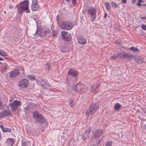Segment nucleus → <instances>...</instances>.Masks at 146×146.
Listing matches in <instances>:
<instances>
[{"label": "nucleus", "mask_w": 146, "mask_h": 146, "mask_svg": "<svg viewBox=\"0 0 146 146\" xmlns=\"http://www.w3.org/2000/svg\"><path fill=\"white\" fill-rule=\"evenodd\" d=\"M141 27L143 29L146 30V25H142Z\"/></svg>", "instance_id": "obj_37"}, {"label": "nucleus", "mask_w": 146, "mask_h": 146, "mask_svg": "<svg viewBox=\"0 0 146 146\" xmlns=\"http://www.w3.org/2000/svg\"><path fill=\"white\" fill-rule=\"evenodd\" d=\"M0 55L5 57L7 56V54L6 52L0 50Z\"/></svg>", "instance_id": "obj_29"}, {"label": "nucleus", "mask_w": 146, "mask_h": 146, "mask_svg": "<svg viewBox=\"0 0 146 146\" xmlns=\"http://www.w3.org/2000/svg\"><path fill=\"white\" fill-rule=\"evenodd\" d=\"M72 4H74V6H75L76 5V0H72Z\"/></svg>", "instance_id": "obj_41"}, {"label": "nucleus", "mask_w": 146, "mask_h": 146, "mask_svg": "<svg viewBox=\"0 0 146 146\" xmlns=\"http://www.w3.org/2000/svg\"><path fill=\"white\" fill-rule=\"evenodd\" d=\"M33 118L38 123H42L44 122L45 119L41 115H40L37 111H35L33 113Z\"/></svg>", "instance_id": "obj_5"}, {"label": "nucleus", "mask_w": 146, "mask_h": 146, "mask_svg": "<svg viewBox=\"0 0 146 146\" xmlns=\"http://www.w3.org/2000/svg\"><path fill=\"white\" fill-rule=\"evenodd\" d=\"M22 70H23V72H24V70L23 68H22Z\"/></svg>", "instance_id": "obj_50"}, {"label": "nucleus", "mask_w": 146, "mask_h": 146, "mask_svg": "<svg viewBox=\"0 0 146 146\" xmlns=\"http://www.w3.org/2000/svg\"><path fill=\"white\" fill-rule=\"evenodd\" d=\"M2 63L1 62H0V64H1Z\"/></svg>", "instance_id": "obj_55"}, {"label": "nucleus", "mask_w": 146, "mask_h": 146, "mask_svg": "<svg viewBox=\"0 0 146 146\" xmlns=\"http://www.w3.org/2000/svg\"><path fill=\"white\" fill-rule=\"evenodd\" d=\"M136 0H132L131 3L132 4H134L136 3Z\"/></svg>", "instance_id": "obj_43"}, {"label": "nucleus", "mask_w": 146, "mask_h": 146, "mask_svg": "<svg viewBox=\"0 0 146 146\" xmlns=\"http://www.w3.org/2000/svg\"><path fill=\"white\" fill-rule=\"evenodd\" d=\"M13 8V5H10L9 7V8L10 9H12Z\"/></svg>", "instance_id": "obj_44"}, {"label": "nucleus", "mask_w": 146, "mask_h": 146, "mask_svg": "<svg viewBox=\"0 0 146 146\" xmlns=\"http://www.w3.org/2000/svg\"><path fill=\"white\" fill-rule=\"evenodd\" d=\"M49 66H48V69H49V68H50V67H49Z\"/></svg>", "instance_id": "obj_54"}, {"label": "nucleus", "mask_w": 146, "mask_h": 146, "mask_svg": "<svg viewBox=\"0 0 146 146\" xmlns=\"http://www.w3.org/2000/svg\"><path fill=\"white\" fill-rule=\"evenodd\" d=\"M30 143V142L28 141L24 142L22 143V146H28Z\"/></svg>", "instance_id": "obj_31"}, {"label": "nucleus", "mask_w": 146, "mask_h": 146, "mask_svg": "<svg viewBox=\"0 0 146 146\" xmlns=\"http://www.w3.org/2000/svg\"><path fill=\"white\" fill-rule=\"evenodd\" d=\"M29 4V1L25 0L17 5L16 7L18 9V13L19 14H21L25 11L26 13H29L30 10L28 8Z\"/></svg>", "instance_id": "obj_1"}, {"label": "nucleus", "mask_w": 146, "mask_h": 146, "mask_svg": "<svg viewBox=\"0 0 146 146\" xmlns=\"http://www.w3.org/2000/svg\"><path fill=\"white\" fill-rule=\"evenodd\" d=\"M4 60L3 58L0 57V61H2Z\"/></svg>", "instance_id": "obj_49"}, {"label": "nucleus", "mask_w": 146, "mask_h": 146, "mask_svg": "<svg viewBox=\"0 0 146 146\" xmlns=\"http://www.w3.org/2000/svg\"><path fill=\"white\" fill-rule=\"evenodd\" d=\"M32 5L31 6V9L33 11H38L39 9L37 0H32Z\"/></svg>", "instance_id": "obj_12"}, {"label": "nucleus", "mask_w": 146, "mask_h": 146, "mask_svg": "<svg viewBox=\"0 0 146 146\" xmlns=\"http://www.w3.org/2000/svg\"><path fill=\"white\" fill-rule=\"evenodd\" d=\"M91 130V128L90 127L85 131V133L84 135V136L82 138L84 140L85 139H86L89 138V135Z\"/></svg>", "instance_id": "obj_17"}, {"label": "nucleus", "mask_w": 146, "mask_h": 146, "mask_svg": "<svg viewBox=\"0 0 146 146\" xmlns=\"http://www.w3.org/2000/svg\"><path fill=\"white\" fill-rule=\"evenodd\" d=\"M98 106L95 103H92L88 109L86 113L88 116L91 115L94 113L98 109Z\"/></svg>", "instance_id": "obj_4"}, {"label": "nucleus", "mask_w": 146, "mask_h": 146, "mask_svg": "<svg viewBox=\"0 0 146 146\" xmlns=\"http://www.w3.org/2000/svg\"><path fill=\"white\" fill-rule=\"evenodd\" d=\"M65 1L68 3H70V2L71 1L70 0H65Z\"/></svg>", "instance_id": "obj_47"}, {"label": "nucleus", "mask_w": 146, "mask_h": 146, "mask_svg": "<svg viewBox=\"0 0 146 146\" xmlns=\"http://www.w3.org/2000/svg\"><path fill=\"white\" fill-rule=\"evenodd\" d=\"M90 86L91 87V90L92 91H94L96 89V88H98V85H96V86L95 87V88L94 87V85H91Z\"/></svg>", "instance_id": "obj_30"}, {"label": "nucleus", "mask_w": 146, "mask_h": 146, "mask_svg": "<svg viewBox=\"0 0 146 146\" xmlns=\"http://www.w3.org/2000/svg\"><path fill=\"white\" fill-rule=\"evenodd\" d=\"M74 26L72 22L70 21H64L61 23L60 26L62 29L69 30L72 29Z\"/></svg>", "instance_id": "obj_2"}, {"label": "nucleus", "mask_w": 146, "mask_h": 146, "mask_svg": "<svg viewBox=\"0 0 146 146\" xmlns=\"http://www.w3.org/2000/svg\"><path fill=\"white\" fill-rule=\"evenodd\" d=\"M29 84V81L26 79H23L19 82L18 86L21 88H26Z\"/></svg>", "instance_id": "obj_7"}, {"label": "nucleus", "mask_w": 146, "mask_h": 146, "mask_svg": "<svg viewBox=\"0 0 146 146\" xmlns=\"http://www.w3.org/2000/svg\"><path fill=\"white\" fill-rule=\"evenodd\" d=\"M103 131L101 129H97L96 131L93 132V134L95 137H99L102 133Z\"/></svg>", "instance_id": "obj_18"}, {"label": "nucleus", "mask_w": 146, "mask_h": 146, "mask_svg": "<svg viewBox=\"0 0 146 146\" xmlns=\"http://www.w3.org/2000/svg\"><path fill=\"white\" fill-rule=\"evenodd\" d=\"M112 143L111 141H108L106 142L105 146H110L111 145Z\"/></svg>", "instance_id": "obj_33"}, {"label": "nucleus", "mask_w": 146, "mask_h": 146, "mask_svg": "<svg viewBox=\"0 0 146 146\" xmlns=\"http://www.w3.org/2000/svg\"><path fill=\"white\" fill-rule=\"evenodd\" d=\"M111 4L112 5V7L115 8H116L117 7V5L115 3L112 2Z\"/></svg>", "instance_id": "obj_34"}, {"label": "nucleus", "mask_w": 146, "mask_h": 146, "mask_svg": "<svg viewBox=\"0 0 146 146\" xmlns=\"http://www.w3.org/2000/svg\"><path fill=\"white\" fill-rule=\"evenodd\" d=\"M0 127L2 129V131L4 132H11V128L5 127L2 125H0Z\"/></svg>", "instance_id": "obj_20"}, {"label": "nucleus", "mask_w": 146, "mask_h": 146, "mask_svg": "<svg viewBox=\"0 0 146 146\" xmlns=\"http://www.w3.org/2000/svg\"><path fill=\"white\" fill-rule=\"evenodd\" d=\"M143 2H144L143 0H139L137 4L139 6H141L142 5V4L141 3H143Z\"/></svg>", "instance_id": "obj_32"}, {"label": "nucleus", "mask_w": 146, "mask_h": 146, "mask_svg": "<svg viewBox=\"0 0 146 146\" xmlns=\"http://www.w3.org/2000/svg\"><path fill=\"white\" fill-rule=\"evenodd\" d=\"M142 5H143L144 6H146V5L145 4H142Z\"/></svg>", "instance_id": "obj_51"}, {"label": "nucleus", "mask_w": 146, "mask_h": 146, "mask_svg": "<svg viewBox=\"0 0 146 146\" xmlns=\"http://www.w3.org/2000/svg\"><path fill=\"white\" fill-rule=\"evenodd\" d=\"M101 141V140L100 139H99V140L97 142L96 145H98L99 144H100V143Z\"/></svg>", "instance_id": "obj_42"}, {"label": "nucleus", "mask_w": 146, "mask_h": 146, "mask_svg": "<svg viewBox=\"0 0 146 146\" xmlns=\"http://www.w3.org/2000/svg\"><path fill=\"white\" fill-rule=\"evenodd\" d=\"M121 3L123 4H125L127 3L126 0H122L121 1Z\"/></svg>", "instance_id": "obj_40"}, {"label": "nucleus", "mask_w": 146, "mask_h": 146, "mask_svg": "<svg viewBox=\"0 0 146 146\" xmlns=\"http://www.w3.org/2000/svg\"><path fill=\"white\" fill-rule=\"evenodd\" d=\"M0 115L1 118H4L5 116H9L10 115L12 116L11 112L9 110H5L2 112L0 113Z\"/></svg>", "instance_id": "obj_14"}, {"label": "nucleus", "mask_w": 146, "mask_h": 146, "mask_svg": "<svg viewBox=\"0 0 146 146\" xmlns=\"http://www.w3.org/2000/svg\"><path fill=\"white\" fill-rule=\"evenodd\" d=\"M6 142L8 145L12 146L14 143L15 141L13 139L8 138L6 140Z\"/></svg>", "instance_id": "obj_21"}, {"label": "nucleus", "mask_w": 146, "mask_h": 146, "mask_svg": "<svg viewBox=\"0 0 146 146\" xmlns=\"http://www.w3.org/2000/svg\"><path fill=\"white\" fill-rule=\"evenodd\" d=\"M61 36L62 38L66 41H69L71 39L70 35L66 31L62 32Z\"/></svg>", "instance_id": "obj_10"}, {"label": "nucleus", "mask_w": 146, "mask_h": 146, "mask_svg": "<svg viewBox=\"0 0 146 146\" xmlns=\"http://www.w3.org/2000/svg\"><path fill=\"white\" fill-rule=\"evenodd\" d=\"M78 41L79 44H84L86 43V40L82 36H79L78 37Z\"/></svg>", "instance_id": "obj_19"}, {"label": "nucleus", "mask_w": 146, "mask_h": 146, "mask_svg": "<svg viewBox=\"0 0 146 146\" xmlns=\"http://www.w3.org/2000/svg\"><path fill=\"white\" fill-rule=\"evenodd\" d=\"M129 50L132 51H138V49L136 47H131L128 48Z\"/></svg>", "instance_id": "obj_27"}, {"label": "nucleus", "mask_w": 146, "mask_h": 146, "mask_svg": "<svg viewBox=\"0 0 146 146\" xmlns=\"http://www.w3.org/2000/svg\"><path fill=\"white\" fill-rule=\"evenodd\" d=\"M39 85H41L42 87L43 88L45 87V88H46V87L41 82H40L38 84Z\"/></svg>", "instance_id": "obj_38"}, {"label": "nucleus", "mask_w": 146, "mask_h": 146, "mask_svg": "<svg viewBox=\"0 0 146 146\" xmlns=\"http://www.w3.org/2000/svg\"><path fill=\"white\" fill-rule=\"evenodd\" d=\"M131 57V55L126 52H121L117 53L114 56L111 57L112 59L114 60L115 58H118L121 60L126 59L129 58Z\"/></svg>", "instance_id": "obj_3"}, {"label": "nucleus", "mask_w": 146, "mask_h": 146, "mask_svg": "<svg viewBox=\"0 0 146 146\" xmlns=\"http://www.w3.org/2000/svg\"><path fill=\"white\" fill-rule=\"evenodd\" d=\"M33 109V108L32 105V104H29L24 108L23 111L27 113L31 112Z\"/></svg>", "instance_id": "obj_16"}, {"label": "nucleus", "mask_w": 146, "mask_h": 146, "mask_svg": "<svg viewBox=\"0 0 146 146\" xmlns=\"http://www.w3.org/2000/svg\"><path fill=\"white\" fill-rule=\"evenodd\" d=\"M121 104L119 103H117L115 106L114 108L115 110H118L121 108Z\"/></svg>", "instance_id": "obj_26"}, {"label": "nucleus", "mask_w": 146, "mask_h": 146, "mask_svg": "<svg viewBox=\"0 0 146 146\" xmlns=\"http://www.w3.org/2000/svg\"><path fill=\"white\" fill-rule=\"evenodd\" d=\"M91 18L92 19L91 20V21L92 22H93L96 18V16H91Z\"/></svg>", "instance_id": "obj_36"}, {"label": "nucleus", "mask_w": 146, "mask_h": 146, "mask_svg": "<svg viewBox=\"0 0 146 146\" xmlns=\"http://www.w3.org/2000/svg\"><path fill=\"white\" fill-rule=\"evenodd\" d=\"M78 72L76 70L73 69H70L68 72V76H70L73 77L75 78L74 79V82H76L78 80V78L77 77L78 76Z\"/></svg>", "instance_id": "obj_8"}, {"label": "nucleus", "mask_w": 146, "mask_h": 146, "mask_svg": "<svg viewBox=\"0 0 146 146\" xmlns=\"http://www.w3.org/2000/svg\"><path fill=\"white\" fill-rule=\"evenodd\" d=\"M51 29L52 32L53 36H55L57 33V31L55 30L54 29V27H51Z\"/></svg>", "instance_id": "obj_24"}, {"label": "nucleus", "mask_w": 146, "mask_h": 146, "mask_svg": "<svg viewBox=\"0 0 146 146\" xmlns=\"http://www.w3.org/2000/svg\"><path fill=\"white\" fill-rule=\"evenodd\" d=\"M9 105L11 107V111L13 112L15 111L18 107L21 105V102L18 100H15L13 102L10 103Z\"/></svg>", "instance_id": "obj_6"}, {"label": "nucleus", "mask_w": 146, "mask_h": 146, "mask_svg": "<svg viewBox=\"0 0 146 146\" xmlns=\"http://www.w3.org/2000/svg\"><path fill=\"white\" fill-rule=\"evenodd\" d=\"M36 82H38V81H37V80H36Z\"/></svg>", "instance_id": "obj_53"}, {"label": "nucleus", "mask_w": 146, "mask_h": 146, "mask_svg": "<svg viewBox=\"0 0 146 146\" xmlns=\"http://www.w3.org/2000/svg\"><path fill=\"white\" fill-rule=\"evenodd\" d=\"M20 73V72L17 69H14L10 72L9 76L11 78H14L17 76Z\"/></svg>", "instance_id": "obj_11"}, {"label": "nucleus", "mask_w": 146, "mask_h": 146, "mask_svg": "<svg viewBox=\"0 0 146 146\" xmlns=\"http://www.w3.org/2000/svg\"><path fill=\"white\" fill-rule=\"evenodd\" d=\"M73 100H70L69 103V104L70 105L71 107H72L73 106V105H72L73 103Z\"/></svg>", "instance_id": "obj_39"}, {"label": "nucleus", "mask_w": 146, "mask_h": 146, "mask_svg": "<svg viewBox=\"0 0 146 146\" xmlns=\"http://www.w3.org/2000/svg\"><path fill=\"white\" fill-rule=\"evenodd\" d=\"M3 68L5 71L9 69V66L6 63H3Z\"/></svg>", "instance_id": "obj_25"}, {"label": "nucleus", "mask_w": 146, "mask_h": 146, "mask_svg": "<svg viewBox=\"0 0 146 146\" xmlns=\"http://www.w3.org/2000/svg\"><path fill=\"white\" fill-rule=\"evenodd\" d=\"M48 33V32L47 31L40 27L37 29L36 32V34L40 36H43Z\"/></svg>", "instance_id": "obj_9"}, {"label": "nucleus", "mask_w": 146, "mask_h": 146, "mask_svg": "<svg viewBox=\"0 0 146 146\" xmlns=\"http://www.w3.org/2000/svg\"><path fill=\"white\" fill-rule=\"evenodd\" d=\"M27 78L31 80H33L35 79L36 76L35 75H29L27 77Z\"/></svg>", "instance_id": "obj_23"}, {"label": "nucleus", "mask_w": 146, "mask_h": 146, "mask_svg": "<svg viewBox=\"0 0 146 146\" xmlns=\"http://www.w3.org/2000/svg\"><path fill=\"white\" fill-rule=\"evenodd\" d=\"M81 84L80 83H78L74 86H72V89L76 92H77L78 88L81 86Z\"/></svg>", "instance_id": "obj_22"}, {"label": "nucleus", "mask_w": 146, "mask_h": 146, "mask_svg": "<svg viewBox=\"0 0 146 146\" xmlns=\"http://www.w3.org/2000/svg\"><path fill=\"white\" fill-rule=\"evenodd\" d=\"M41 81L43 82L47 86H48L49 85V84L47 82L44 80L43 79H42L41 80Z\"/></svg>", "instance_id": "obj_35"}, {"label": "nucleus", "mask_w": 146, "mask_h": 146, "mask_svg": "<svg viewBox=\"0 0 146 146\" xmlns=\"http://www.w3.org/2000/svg\"><path fill=\"white\" fill-rule=\"evenodd\" d=\"M4 13L5 14H6V11H5L4 12Z\"/></svg>", "instance_id": "obj_52"}, {"label": "nucleus", "mask_w": 146, "mask_h": 146, "mask_svg": "<svg viewBox=\"0 0 146 146\" xmlns=\"http://www.w3.org/2000/svg\"><path fill=\"white\" fill-rule=\"evenodd\" d=\"M107 15V14L106 13H105L104 14V17L106 18V17Z\"/></svg>", "instance_id": "obj_48"}, {"label": "nucleus", "mask_w": 146, "mask_h": 146, "mask_svg": "<svg viewBox=\"0 0 146 146\" xmlns=\"http://www.w3.org/2000/svg\"><path fill=\"white\" fill-rule=\"evenodd\" d=\"M105 5L107 10H110V3L107 2H105Z\"/></svg>", "instance_id": "obj_28"}, {"label": "nucleus", "mask_w": 146, "mask_h": 146, "mask_svg": "<svg viewBox=\"0 0 146 146\" xmlns=\"http://www.w3.org/2000/svg\"><path fill=\"white\" fill-rule=\"evenodd\" d=\"M133 58L134 61L138 64L144 62V59L138 55L134 56Z\"/></svg>", "instance_id": "obj_15"}, {"label": "nucleus", "mask_w": 146, "mask_h": 146, "mask_svg": "<svg viewBox=\"0 0 146 146\" xmlns=\"http://www.w3.org/2000/svg\"><path fill=\"white\" fill-rule=\"evenodd\" d=\"M141 19H146V17H142L141 18Z\"/></svg>", "instance_id": "obj_46"}, {"label": "nucleus", "mask_w": 146, "mask_h": 146, "mask_svg": "<svg viewBox=\"0 0 146 146\" xmlns=\"http://www.w3.org/2000/svg\"><path fill=\"white\" fill-rule=\"evenodd\" d=\"M61 137L62 139H65V137L64 135H62L61 136Z\"/></svg>", "instance_id": "obj_45"}, {"label": "nucleus", "mask_w": 146, "mask_h": 146, "mask_svg": "<svg viewBox=\"0 0 146 146\" xmlns=\"http://www.w3.org/2000/svg\"><path fill=\"white\" fill-rule=\"evenodd\" d=\"M88 13L89 15H90V17L96 16V9L93 7H91L88 10Z\"/></svg>", "instance_id": "obj_13"}]
</instances>
